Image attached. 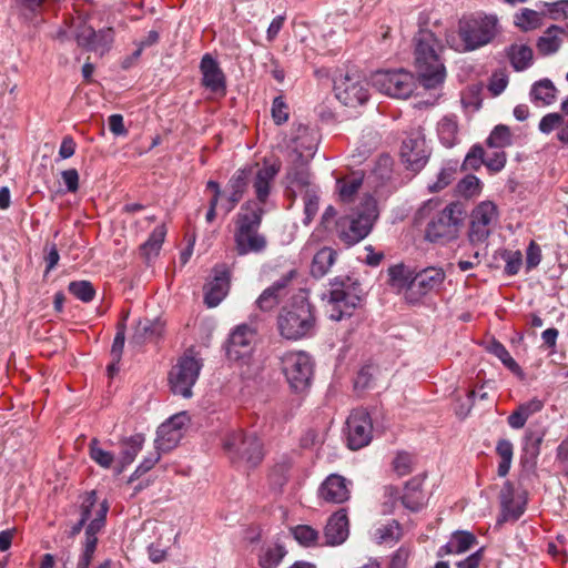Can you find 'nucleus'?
Instances as JSON below:
<instances>
[{"mask_svg":"<svg viewBox=\"0 0 568 568\" xmlns=\"http://www.w3.org/2000/svg\"><path fill=\"white\" fill-rule=\"evenodd\" d=\"M285 554L284 547L280 545L268 547L260 556L258 564L262 568H275L282 561Z\"/></svg>","mask_w":568,"mask_h":568,"instance_id":"8fccbe9b","label":"nucleus"},{"mask_svg":"<svg viewBox=\"0 0 568 568\" xmlns=\"http://www.w3.org/2000/svg\"><path fill=\"white\" fill-rule=\"evenodd\" d=\"M348 518L345 509H339L333 514L325 527L324 537L325 545H342L348 537Z\"/></svg>","mask_w":568,"mask_h":568,"instance_id":"393cba45","label":"nucleus"},{"mask_svg":"<svg viewBox=\"0 0 568 568\" xmlns=\"http://www.w3.org/2000/svg\"><path fill=\"white\" fill-rule=\"evenodd\" d=\"M373 87L379 92L396 99H407L414 90V77L399 70H381L372 77Z\"/></svg>","mask_w":568,"mask_h":568,"instance_id":"f8f14e48","label":"nucleus"},{"mask_svg":"<svg viewBox=\"0 0 568 568\" xmlns=\"http://www.w3.org/2000/svg\"><path fill=\"white\" fill-rule=\"evenodd\" d=\"M282 371L295 392H304L311 385L314 364L305 352H287L282 357Z\"/></svg>","mask_w":568,"mask_h":568,"instance_id":"9b49d317","label":"nucleus"},{"mask_svg":"<svg viewBox=\"0 0 568 568\" xmlns=\"http://www.w3.org/2000/svg\"><path fill=\"white\" fill-rule=\"evenodd\" d=\"M203 362L193 349H187L176 361L169 372V385L174 395L184 398L192 396V388L199 379Z\"/></svg>","mask_w":568,"mask_h":568,"instance_id":"1a4fd4ad","label":"nucleus"},{"mask_svg":"<svg viewBox=\"0 0 568 568\" xmlns=\"http://www.w3.org/2000/svg\"><path fill=\"white\" fill-rule=\"evenodd\" d=\"M113 39L114 34L112 28L101 29L98 32L95 31V39L93 40L91 51L103 54L110 49Z\"/></svg>","mask_w":568,"mask_h":568,"instance_id":"6e6d98bb","label":"nucleus"},{"mask_svg":"<svg viewBox=\"0 0 568 568\" xmlns=\"http://www.w3.org/2000/svg\"><path fill=\"white\" fill-rule=\"evenodd\" d=\"M564 33L565 29L562 27L556 24L548 27L537 41L536 47L538 52L542 55L556 53L562 44L561 34Z\"/></svg>","mask_w":568,"mask_h":568,"instance_id":"7c9ffc66","label":"nucleus"},{"mask_svg":"<svg viewBox=\"0 0 568 568\" xmlns=\"http://www.w3.org/2000/svg\"><path fill=\"white\" fill-rule=\"evenodd\" d=\"M496 453L500 457L497 468L498 476L505 477L509 473L514 456V446L511 442L504 438L499 439L496 445Z\"/></svg>","mask_w":568,"mask_h":568,"instance_id":"79ce46f5","label":"nucleus"},{"mask_svg":"<svg viewBox=\"0 0 568 568\" xmlns=\"http://www.w3.org/2000/svg\"><path fill=\"white\" fill-rule=\"evenodd\" d=\"M161 458V450H155L154 453H151L149 456L144 457V459L141 462V464L136 467L134 473L130 477V481L134 480L135 478L140 477L141 475L145 474L150 469L154 467V465L160 460Z\"/></svg>","mask_w":568,"mask_h":568,"instance_id":"e2e57ef3","label":"nucleus"},{"mask_svg":"<svg viewBox=\"0 0 568 568\" xmlns=\"http://www.w3.org/2000/svg\"><path fill=\"white\" fill-rule=\"evenodd\" d=\"M230 288V272L225 264L213 268V278L205 286L204 301L209 307L217 306Z\"/></svg>","mask_w":568,"mask_h":568,"instance_id":"4be33fe9","label":"nucleus"},{"mask_svg":"<svg viewBox=\"0 0 568 568\" xmlns=\"http://www.w3.org/2000/svg\"><path fill=\"white\" fill-rule=\"evenodd\" d=\"M75 39L80 47L91 51L93 40L95 39V30L90 26L83 24L78 29Z\"/></svg>","mask_w":568,"mask_h":568,"instance_id":"0e129e2a","label":"nucleus"},{"mask_svg":"<svg viewBox=\"0 0 568 568\" xmlns=\"http://www.w3.org/2000/svg\"><path fill=\"white\" fill-rule=\"evenodd\" d=\"M144 442L145 438L142 434H135L122 440V448L120 453L121 468L118 470V474L133 463L138 454L141 452Z\"/></svg>","mask_w":568,"mask_h":568,"instance_id":"2f4dec72","label":"nucleus"},{"mask_svg":"<svg viewBox=\"0 0 568 568\" xmlns=\"http://www.w3.org/2000/svg\"><path fill=\"white\" fill-rule=\"evenodd\" d=\"M426 475L420 474L406 481L403 493L395 486H386L384 488L385 496L392 501V507L397 499L402 505L410 511H419L427 503L426 494L423 489Z\"/></svg>","mask_w":568,"mask_h":568,"instance_id":"4468645a","label":"nucleus"},{"mask_svg":"<svg viewBox=\"0 0 568 568\" xmlns=\"http://www.w3.org/2000/svg\"><path fill=\"white\" fill-rule=\"evenodd\" d=\"M295 540L303 547H315L320 540V532L308 525H297L292 528Z\"/></svg>","mask_w":568,"mask_h":568,"instance_id":"37998d69","label":"nucleus"},{"mask_svg":"<svg viewBox=\"0 0 568 568\" xmlns=\"http://www.w3.org/2000/svg\"><path fill=\"white\" fill-rule=\"evenodd\" d=\"M271 114L276 125H282L285 122H287L290 116L288 105L286 104L282 95L274 98Z\"/></svg>","mask_w":568,"mask_h":568,"instance_id":"13d9d810","label":"nucleus"},{"mask_svg":"<svg viewBox=\"0 0 568 568\" xmlns=\"http://www.w3.org/2000/svg\"><path fill=\"white\" fill-rule=\"evenodd\" d=\"M124 342H125V326H124V324H120L118 326V332L115 334V337L113 339V344L111 347V356H112V359H114L115 362L121 361V356H122L123 348H124Z\"/></svg>","mask_w":568,"mask_h":568,"instance_id":"338daca9","label":"nucleus"},{"mask_svg":"<svg viewBox=\"0 0 568 568\" xmlns=\"http://www.w3.org/2000/svg\"><path fill=\"white\" fill-rule=\"evenodd\" d=\"M280 170V162L264 161L262 166L257 168L252 182L256 201H246L241 206L236 214L234 233L258 231L265 213L263 204L267 202L272 184Z\"/></svg>","mask_w":568,"mask_h":568,"instance_id":"f257e3e1","label":"nucleus"},{"mask_svg":"<svg viewBox=\"0 0 568 568\" xmlns=\"http://www.w3.org/2000/svg\"><path fill=\"white\" fill-rule=\"evenodd\" d=\"M508 57L516 71H524L532 63V50L525 44H513L508 50Z\"/></svg>","mask_w":568,"mask_h":568,"instance_id":"e433bc0d","label":"nucleus"},{"mask_svg":"<svg viewBox=\"0 0 568 568\" xmlns=\"http://www.w3.org/2000/svg\"><path fill=\"white\" fill-rule=\"evenodd\" d=\"M445 280V272L438 267H427L416 273L410 282V293L406 294L408 303H417L420 297L438 290Z\"/></svg>","mask_w":568,"mask_h":568,"instance_id":"f3484780","label":"nucleus"},{"mask_svg":"<svg viewBox=\"0 0 568 568\" xmlns=\"http://www.w3.org/2000/svg\"><path fill=\"white\" fill-rule=\"evenodd\" d=\"M256 329L248 324L237 325L230 334L226 354L230 359L240 361L248 357L254 348Z\"/></svg>","mask_w":568,"mask_h":568,"instance_id":"a211bd4d","label":"nucleus"},{"mask_svg":"<svg viewBox=\"0 0 568 568\" xmlns=\"http://www.w3.org/2000/svg\"><path fill=\"white\" fill-rule=\"evenodd\" d=\"M456 174V164H446L444 165L436 178L434 183H429L427 189L430 193H437L447 187L455 179Z\"/></svg>","mask_w":568,"mask_h":568,"instance_id":"09e8293b","label":"nucleus"},{"mask_svg":"<svg viewBox=\"0 0 568 568\" xmlns=\"http://www.w3.org/2000/svg\"><path fill=\"white\" fill-rule=\"evenodd\" d=\"M374 536L378 544L397 542L402 537V527L396 520L376 528Z\"/></svg>","mask_w":568,"mask_h":568,"instance_id":"49530a36","label":"nucleus"},{"mask_svg":"<svg viewBox=\"0 0 568 568\" xmlns=\"http://www.w3.org/2000/svg\"><path fill=\"white\" fill-rule=\"evenodd\" d=\"M69 292L84 303L91 302L95 296V290L89 281L71 282Z\"/></svg>","mask_w":568,"mask_h":568,"instance_id":"603ef678","label":"nucleus"},{"mask_svg":"<svg viewBox=\"0 0 568 568\" xmlns=\"http://www.w3.org/2000/svg\"><path fill=\"white\" fill-rule=\"evenodd\" d=\"M557 89L549 79L535 82L530 89V100L535 104L550 105L556 101Z\"/></svg>","mask_w":568,"mask_h":568,"instance_id":"473e14b6","label":"nucleus"},{"mask_svg":"<svg viewBox=\"0 0 568 568\" xmlns=\"http://www.w3.org/2000/svg\"><path fill=\"white\" fill-rule=\"evenodd\" d=\"M538 129L544 134L556 131L557 140L568 145V95L561 101L560 112L544 115L539 121Z\"/></svg>","mask_w":568,"mask_h":568,"instance_id":"412c9836","label":"nucleus"},{"mask_svg":"<svg viewBox=\"0 0 568 568\" xmlns=\"http://www.w3.org/2000/svg\"><path fill=\"white\" fill-rule=\"evenodd\" d=\"M335 97L346 106L356 108L368 101V83L359 75H345L335 81Z\"/></svg>","mask_w":568,"mask_h":568,"instance_id":"2eb2a0df","label":"nucleus"},{"mask_svg":"<svg viewBox=\"0 0 568 568\" xmlns=\"http://www.w3.org/2000/svg\"><path fill=\"white\" fill-rule=\"evenodd\" d=\"M182 437L183 432L173 429L169 424L162 423L156 430L155 449L169 452L180 443Z\"/></svg>","mask_w":568,"mask_h":568,"instance_id":"c9c22d12","label":"nucleus"},{"mask_svg":"<svg viewBox=\"0 0 568 568\" xmlns=\"http://www.w3.org/2000/svg\"><path fill=\"white\" fill-rule=\"evenodd\" d=\"M336 252L331 247L321 248L313 257L311 274L315 278L325 276L335 263Z\"/></svg>","mask_w":568,"mask_h":568,"instance_id":"f704fd0d","label":"nucleus"},{"mask_svg":"<svg viewBox=\"0 0 568 568\" xmlns=\"http://www.w3.org/2000/svg\"><path fill=\"white\" fill-rule=\"evenodd\" d=\"M223 448L233 463H245L248 467L257 466L264 457L263 444L254 433L231 432L223 440Z\"/></svg>","mask_w":568,"mask_h":568,"instance_id":"6e6552de","label":"nucleus"},{"mask_svg":"<svg viewBox=\"0 0 568 568\" xmlns=\"http://www.w3.org/2000/svg\"><path fill=\"white\" fill-rule=\"evenodd\" d=\"M166 235V229L164 225L156 226L145 243L141 245V253L150 260L152 256L158 255Z\"/></svg>","mask_w":568,"mask_h":568,"instance_id":"a19ab883","label":"nucleus"},{"mask_svg":"<svg viewBox=\"0 0 568 568\" xmlns=\"http://www.w3.org/2000/svg\"><path fill=\"white\" fill-rule=\"evenodd\" d=\"M488 148L501 150L511 145V133L507 125L499 124L494 128L486 140Z\"/></svg>","mask_w":568,"mask_h":568,"instance_id":"c03bdc74","label":"nucleus"},{"mask_svg":"<svg viewBox=\"0 0 568 568\" xmlns=\"http://www.w3.org/2000/svg\"><path fill=\"white\" fill-rule=\"evenodd\" d=\"M481 182L480 180L470 174L460 180L457 184V192L464 197H473L480 193Z\"/></svg>","mask_w":568,"mask_h":568,"instance_id":"864d4df0","label":"nucleus"},{"mask_svg":"<svg viewBox=\"0 0 568 568\" xmlns=\"http://www.w3.org/2000/svg\"><path fill=\"white\" fill-rule=\"evenodd\" d=\"M277 327L286 339L297 341L314 335L316 316L313 305L305 297L295 298L281 310Z\"/></svg>","mask_w":568,"mask_h":568,"instance_id":"20e7f679","label":"nucleus"},{"mask_svg":"<svg viewBox=\"0 0 568 568\" xmlns=\"http://www.w3.org/2000/svg\"><path fill=\"white\" fill-rule=\"evenodd\" d=\"M389 285L398 291L406 290L405 295L410 293L412 276L409 270L403 264H396L388 268Z\"/></svg>","mask_w":568,"mask_h":568,"instance_id":"58836bf2","label":"nucleus"},{"mask_svg":"<svg viewBox=\"0 0 568 568\" xmlns=\"http://www.w3.org/2000/svg\"><path fill=\"white\" fill-rule=\"evenodd\" d=\"M89 453L91 459L103 468H110L114 462V455L99 446V440L93 438L90 442Z\"/></svg>","mask_w":568,"mask_h":568,"instance_id":"3c124183","label":"nucleus"},{"mask_svg":"<svg viewBox=\"0 0 568 568\" xmlns=\"http://www.w3.org/2000/svg\"><path fill=\"white\" fill-rule=\"evenodd\" d=\"M235 250L239 255H247L250 253H262L267 246L265 235L258 231L234 233Z\"/></svg>","mask_w":568,"mask_h":568,"instance_id":"c85d7f7f","label":"nucleus"},{"mask_svg":"<svg viewBox=\"0 0 568 568\" xmlns=\"http://www.w3.org/2000/svg\"><path fill=\"white\" fill-rule=\"evenodd\" d=\"M500 508L501 513L499 518L497 519V525H501L506 521H516L525 511L524 505H517L516 507H510V504H514L515 499V488L510 481H505L500 494Z\"/></svg>","mask_w":568,"mask_h":568,"instance_id":"bb28decb","label":"nucleus"},{"mask_svg":"<svg viewBox=\"0 0 568 568\" xmlns=\"http://www.w3.org/2000/svg\"><path fill=\"white\" fill-rule=\"evenodd\" d=\"M499 31L495 14H478L459 21L457 36L447 34V44L457 52H470L490 43Z\"/></svg>","mask_w":568,"mask_h":568,"instance_id":"7ed1b4c3","label":"nucleus"},{"mask_svg":"<svg viewBox=\"0 0 568 568\" xmlns=\"http://www.w3.org/2000/svg\"><path fill=\"white\" fill-rule=\"evenodd\" d=\"M413 457L408 453H398L393 462L394 470L399 476H405L412 471Z\"/></svg>","mask_w":568,"mask_h":568,"instance_id":"69168bd1","label":"nucleus"},{"mask_svg":"<svg viewBox=\"0 0 568 568\" xmlns=\"http://www.w3.org/2000/svg\"><path fill=\"white\" fill-rule=\"evenodd\" d=\"M200 71L202 85L213 94L224 97L226 94V78L219 62L209 53L204 54Z\"/></svg>","mask_w":568,"mask_h":568,"instance_id":"6ab92c4d","label":"nucleus"},{"mask_svg":"<svg viewBox=\"0 0 568 568\" xmlns=\"http://www.w3.org/2000/svg\"><path fill=\"white\" fill-rule=\"evenodd\" d=\"M466 216L465 206L458 201L448 203L428 221L425 239L432 243L446 244L456 240Z\"/></svg>","mask_w":568,"mask_h":568,"instance_id":"0eeeda50","label":"nucleus"},{"mask_svg":"<svg viewBox=\"0 0 568 568\" xmlns=\"http://www.w3.org/2000/svg\"><path fill=\"white\" fill-rule=\"evenodd\" d=\"M162 332L163 325L159 321H140L135 328L133 339L136 343L155 341L161 336Z\"/></svg>","mask_w":568,"mask_h":568,"instance_id":"4c0bfd02","label":"nucleus"},{"mask_svg":"<svg viewBox=\"0 0 568 568\" xmlns=\"http://www.w3.org/2000/svg\"><path fill=\"white\" fill-rule=\"evenodd\" d=\"M337 183L342 201L349 202L359 190L362 185V179L352 178L349 180H341Z\"/></svg>","mask_w":568,"mask_h":568,"instance_id":"052dcab7","label":"nucleus"},{"mask_svg":"<svg viewBox=\"0 0 568 568\" xmlns=\"http://www.w3.org/2000/svg\"><path fill=\"white\" fill-rule=\"evenodd\" d=\"M545 10L536 11L529 8H523L514 16V24L521 31H531L538 29L544 23Z\"/></svg>","mask_w":568,"mask_h":568,"instance_id":"72a5a7b5","label":"nucleus"},{"mask_svg":"<svg viewBox=\"0 0 568 568\" xmlns=\"http://www.w3.org/2000/svg\"><path fill=\"white\" fill-rule=\"evenodd\" d=\"M251 175L252 168L245 166L236 170L230 178L226 186L227 194L225 195V200L221 203V210H223L225 214L232 212L243 199Z\"/></svg>","mask_w":568,"mask_h":568,"instance_id":"aec40b11","label":"nucleus"},{"mask_svg":"<svg viewBox=\"0 0 568 568\" xmlns=\"http://www.w3.org/2000/svg\"><path fill=\"white\" fill-rule=\"evenodd\" d=\"M95 501H97L95 491H91L90 494H88V496H87V498L83 501L82 507H81V518L72 527L71 535H73V536L78 535L82 530L83 526L85 525V523L90 518L91 508L94 506Z\"/></svg>","mask_w":568,"mask_h":568,"instance_id":"4d7b16f0","label":"nucleus"},{"mask_svg":"<svg viewBox=\"0 0 568 568\" xmlns=\"http://www.w3.org/2000/svg\"><path fill=\"white\" fill-rule=\"evenodd\" d=\"M501 258L505 261V273L509 276L516 275L523 264V255L520 251H505L501 254Z\"/></svg>","mask_w":568,"mask_h":568,"instance_id":"bf43d9fd","label":"nucleus"},{"mask_svg":"<svg viewBox=\"0 0 568 568\" xmlns=\"http://www.w3.org/2000/svg\"><path fill=\"white\" fill-rule=\"evenodd\" d=\"M506 161V153L503 150H496L491 154L486 156L485 165L490 172L497 173L505 168Z\"/></svg>","mask_w":568,"mask_h":568,"instance_id":"680f3d73","label":"nucleus"},{"mask_svg":"<svg viewBox=\"0 0 568 568\" xmlns=\"http://www.w3.org/2000/svg\"><path fill=\"white\" fill-rule=\"evenodd\" d=\"M378 219L377 204L374 199H366L352 214L337 221V236L347 247L359 243L372 232Z\"/></svg>","mask_w":568,"mask_h":568,"instance_id":"423d86ee","label":"nucleus"},{"mask_svg":"<svg viewBox=\"0 0 568 568\" xmlns=\"http://www.w3.org/2000/svg\"><path fill=\"white\" fill-rule=\"evenodd\" d=\"M346 479L337 474L329 475L320 486L318 496L326 503L342 504L349 498Z\"/></svg>","mask_w":568,"mask_h":568,"instance_id":"b1692460","label":"nucleus"},{"mask_svg":"<svg viewBox=\"0 0 568 568\" xmlns=\"http://www.w3.org/2000/svg\"><path fill=\"white\" fill-rule=\"evenodd\" d=\"M486 153L481 145L475 144L468 151L463 168L465 170H474L477 171L483 164H485Z\"/></svg>","mask_w":568,"mask_h":568,"instance_id":"5fc2aeb1","label":"nucleus"},{"mask_svg":"<svg viewBox=\"0 0 568 568\" xmlns=\"http://www.w3.org/2000/svg\"><path fill=\"white\" fill-rule=\"evenodd\" d=\"M206 190L212 193L211 199L209 200V209H215L220 205L223 200H225V195L220 186V184L214 180H209L206 182Z\"/></svg>","mask_w":568,"mask_h":568,"instance_id":"774afa93","label":"nucleus"},{"mask_svg":"<svg viewBox=\"0 0 568 568\" xmlns=\"http://www.w3.org/2000/svg\"><path fill=\"white\" fill-rule=\"evenodd\" d=\"M415 68L425 89L437 90L445 81L446 69L439 57L442 45L430 30H419L415 36Z\"/></svg>","mask_w":568,"mask_h":568,"instance_id":"f03ea898","label":"nucleus"},{"mask_svg":"<svg viewBox=\"0 0 568 568\" xmlns=\"http://www.w3.org/2000/svg\"><path fill=\"white\" fill-rule=\"evenodd\" d=\"M294 275L295 272L291 271L266 287L255 301L256 307L262 312H271L277 307L287 295V286Z\"/></svg>","mask_w":568,"mask_h":568,"instance_id":"5701e85b","label":"nucleus"},{"mask_svg":"<svg viewBox=\"0 0 568 568\" xmlns=\"http://www.w3.org/2000/svg\"><path fill=\"white\" fill-rule=\"evenodd\" d=\"M303 196L304 217L303 224L310 225L318 212L320 190L310 189Z\"/></svg>","mask_w":568,"mask_h":568,"instance_id":"de8ad7c7","label":"nucleus"},{"mask_svg":"<svg viewBox=\"0 0 568 568\" xmlns=\"http://www.w3.org/2000/svg\"><path fill=\"white\" fill-rule=\"evenodd\" d=\"M436 132L439 142L445 148H453L459 142V124L455 114H446L438 122Z\"/></svg>","mask_w":568,"mask_h":568,"instance_id":"c756f323","label":"nucleus"},{"mask_svg":"<svg viewBox=\"0 0 568 568\" xmlns=\"http://www.w3.org/2000/svg\"><path fill=\"white\" fill-rule=\"evenodd\" d=\"M372 420L365 409H354L346 420L347 446L357 450L369 444L372 439Z\"/></svg>","mask_w":568,"mask_h":568,"instance_id":"dca6fc26","label":"nucleus"},{"mask_svg":"<svg viewBox=\"0 0 568 568\" xmlns=\"http://www.w3.org/2000/svg\"><path fill=\"white\" fill-rule=\"evenodd\" d=\"M545 437L544 430L528 429L524 436L523 450L531 462H536L540 454V447Z\"/></svg>","mask_w":568,"mask_h":568,"instance_id":"ea45409f","label":"nucleus"},{"mask_svg":"<svg viewBox=\"0 0 568 568\" xmlns=\"http://www.w3.org/2000/svg\"><path fill=\"white\" fill-rule=\"evenodd\" d=\"M538 8L545 10V16L551 20L559 21L568 19V0H557L552 2L540 1Z\"/></svg>","mask_w":568,"mask_h":568,"instance_id":"a18cd8bd","label":"nucleus"},{"mask_svg":"<svg viewBox=\"0 0 568 568\" xmlns=\"http://www.w3.org/2000/svg\"><path fill=\"white\" fill-rule=\"evenodd\" d=\"M363 290L357 280L341 275L329 281V290L323 294L327 300L328 316L332 321H342L353 315L359 305Z\"/></svg>","mask_w":568,"mask_h":568,"instance_id":"39448f33","label":"nucleus"},{"mask_svg":"<svg viewBox=\"0 0 568 568\" xmlns=\"http://www.w3.org/2000/svg\"><path fill=\"white\" fill-rule=\"evenodd\" d=\"M430 149L426 143L422 128L412 129L400 146V158L406 168L419 172L428 162Z\"/></svg>","mask_w":568,"mask_h":568,"instance_id":"ddd939ff","label":"nucleus"},{"mask_svg":"<svg viewBox=\"0 0 568 568\" xmlns=\"http://www.w3.org/2000/svg\"><path fill=\"white\" fill-rule=\"evenodd\" d=\"M285 183L286 191L294 197L297 194L304 195L310 189H318V186L312 182L308 168L302 164L288 169Z\"/></svg>","mask_w":568,"mask_h":568,"instance_id":"a878e982","label":"nucleus"},{"mask_svg":"<svg viewBox=\"0 0 568 568\" xmlns=\"http://www.w3.org/2000/svg\"><path fill=\"white\" fill-rule=\"evenodd\" d=\"M477 542V538L473 532L465 530H457L452 534L449 540L439 547L437 557H445L448 555H460L468 551Z\"/></svg>","mask_w":568,"mask_h":568,"instance_id":"cd10ccee","label":"nucleus"},{"mask_svg":"<svg viewBox=\"0 0 568 568\" xmlns=\"http://www.w3.org/2000/svg\"><path fill=\"white\" fill-rule=\"evenodd\" d=\"M499 212L491 201H483L477 204L469 216L467 237L470 245L476 246L486 243L494 229L498 224Z\"/></svg>","mask_w":568,"mask_h":568,"instance_id":"9d476101","label":"nucleus"}]
</instances>
